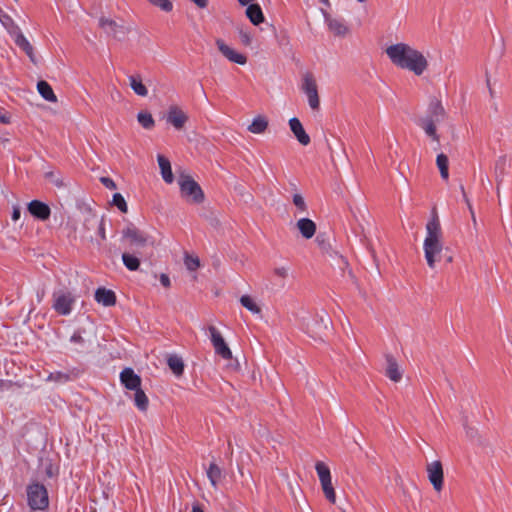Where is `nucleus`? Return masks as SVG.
<instances>
[{"mask_svg": "<svg viewBox=\"0 0 512 512\" xmlns=\"http://www.w3.org/2000/svg\"><path fill=\"white\" fill-rule=\"evenodd\" d=\"M45 179L58 188L64 187L63 178L53 171L45 173Z\"/></svg>", "mask_w": 512, "mask_h": 512, "instance_id": "nucleus-41", "label": "nucleus"}, {"mask_svg": "<svg viewBox=\"0 0 512 512\" xmlns=\"http://www.w3.org/2000/svg\"><path fill=\"white\" fill-rule=\"evenodd\" d=\"M442 229L438 215L433 211L431 218L426 224V237L423 243L424 256L427 265L433 269L436 261L442 259L444 251L443 242L441 241Z\"/></svg>", "mask_w": 512, "mask_h": 512, "instance_id": "nucleus-3", "label": "nucleus"}, {"mask_svg": "<svg viewBox=\"0 0 512 512\" xmlns=\"http://www.w3.org/2000/svg\"><path fill=\"white\" fill-rule=\"evenodd\" d=\"M158 165L160 168L161 176L167 184H171L174 181V174L169 159L164 155L159 154L157 156Z\"/></svg>", "mask_w": 512, "mask_h": 512, "instance_id": "nucleus-21", "label": "nucleus"}, {"mask_svg": "<svg viewBox=\"0 0 512 512\" xmlns=\"http://www.w3.org/2000/svg\"><path fill=\"white\" fill-rule=\"evenodd\" d=\"M416 124L424 130L427 137H429L432 141L439 143L440 137L436 129L438 122L427 119L425 117H420L416 121Z\"/></svg>", "mask_w": 512, "mask_h": 512, "instance_id": "nucleus-15", "label": "nucleus"}, {"mask_svg": "<svg viewBox=\"0 0 512 512\" xmlns=\"http://www.w3.org/2000/svg\"><path fill=\"white\" fill-rule=\"evenodd\" d=\"M70 341L72 343H75L77 345H82L84 343V339L83 337L81 336V334L79 332H75L71 338H70Z\"/></svg>", "mask_w": 512, "mask_h": 512, "instance_id": "nucleus-47", "label": "nucleus"}, {"mask_svg": "<svg viewBox=\"0 0 512 512\" xmlns=\"http://www.w3.org/2000/svg\"><path fill=\"white\" fill-rule=\"evenodd\" d=\"M28 211L36 218L40 220H47L50 216V208L47 204L33 200L28 204Z\"/></svg>", "mask_w": 512, "mask_h": 512, "instance_id": "nucleus-17", "label": "nucleus"}, {"mask_svg": "<svg viewBox=\"0 0 512 512\" xmlns=\"http://www.w3.org/2000/svg\"><path fill=\"white\" fill-rule=\"evenodd\" d=\"M242 360L245 362V356L242 352L233 355L231 349L226 344V373H239L242 369Z\"/></svg>", "mask_w": 512, "mask_h": 512, "instance_id": "nucleus-12", "label": "nucleus"}, {"mask_svg": "<svg viewBox=\"0 0 512 512\" xmlns=\"http://www.w3.org/2000/svg\"><path fill=\"white\" fill-rule=\"evenodd\" d=\"M325 22L328 25L331 32L337 36H344L347 33V26L345 23L336 18H331L327 14H324Z\"/></svg>", "mask_w": 512, "mask_h": 512, "instance_id": "nucleus-28", "label": "nucleus"}, {"mask_svg": "<svg viewBox=\"0 0 512 512\" xmlns=\"http://www.w3.org/2000/svg\"><path fill=\"white\" fill-rule=\"evenodd\" d=\"M95 300L102 306L111 307L116 304V295L112 290L100 287L95 291Z\"/></svg>", "mask_w": 512, "mask_h": 512, "instance_id": "nucleus-18", "label": "nucleus"}, {"mask_svg": "<svg viewBox=\"0 0 512 512\" xmlns=\"http://www.w3.org/2000/svg\"><path fill=\"white\" fill-rule=\"evenodd\" d=\"M297 228L305 239H311L316 232V224L310 218L304 217L297 221Z\"/></svg>", "mask_w": 512, "mask_h": 512, "instance_id": "nucleus-23", "label": "nucleus"}, {"mask_svg": "<svg viewBox=\"0 0 512 512\" xmlns=\"http://www.w3.org/2000/svg\"><path fill=\"white\" fill-rule=\"evenodd\" d=\"M292 201L299 212L303 213L307 211V204L301 194L295 193L292 197Z\"/></svg>", "mask_w": 512, "mask_h": 512, "instance_id": "nucleus-42", "label": "nucleus"}, {"mask_svg": "<svg viewBox=\"0 0 512 512\" xmlns=\"http://www.w3.org/2000/svg\"><path fill=\"white\" fill-rule=\"evenodd\" d=\"M358 2L362 3V2H365L366 0H357Z\"/></svg>", "mask_w": 512, "mask_h": 512, "instance_id": "nucleus-63", "label": "nucleus"}, {"mask_svg": "<svg viewBox=\"0 0 512 512\" xmlns=\"http://www.w3.org/2000/svg\"><path fill=\"white\" fill-rule=\"evenodd\" d=\"M511 166V160L507 155H501L495 161V177L497 184L499 185L509 172Z\"/></svg>", "mask_w": 512, "mask_h": 512, "instance_id": "nucleus-16", "label": "nucleus"}, {"mask_svg": "<svg viewBox=\"0 0 512 512\" xmlns=\"http://www.w3.org/2000/svg\"><path fill=\"white\" fill-rule=\"evenodd\" d=\"M324 5H329V0H319Z\"/></svg>", "mask_w": 512, "mask_h": 512, "instance_id": "nucleus-61", "label": "nucleus"}, {"mask_svg": "<svg viewBox=\"0 0 512 512\" xmlns=\"http://www.w3.org/2000/svg\"><path fill=\"white\" fill-rule=\"evenodd\" d=\"M241 305L246 308L252 314H259L261 312L260 307L257 305L255 300L249 295H242L239 299Z\"/></svg>", "mask_w": 512, "mask_h": 512, "instance_id": "nucleus-35", "label": "nucleus"}, {"mask_svg": "<svg viewBox=\"0 0 512 512\" xmlns=\"http://www.w3.org/2000/svg\"><path fill=\"white\" fill-rule=\"evenodd\" d=\"M242 6H247L252 3L253 0H237Z\"/></svg>", "mask_w": 512, "mask_h": 512, "instance_id": "nucleus-55", "label": "nucleus"}, {"mask_svg": "<svg viewBox=\"0 0 512 512\" xmlns=\"http://www.w3.org/2000/svg\"><path fill=\"white\" fill-rule=\"evenodd\" d=\"M226 59L239 65H245L247 62V57L243 53L237 52L228 46H226Z\"/></svg>", "mask_w": 512, "mask_h": 512, "instance_id": "nucleus-36", "label": "nucleus"}, {"mask_svg": "<svg viewBox=\"0 0 512 512\" xmlns=\"http://www.w3.org/2000/svg\"><path fill=\"white\" fill-rule=\"evenodd\" d=\"M112 202L115 206L118 207V209L121 212L126 213L128 211L127 203H126L124 197L120 193H116L113 195Z\"/></svg>", "mask_w": 512, "mask_h": 512, "instance_id": "nucleus-43", "label": "nucleus"}, {"mask_svg": "<svg viewBox=\"0 0 512 512\" xmlns=\"http://www.w3.org/2000/svg\"><path fill=\"white\" fill-rule=\"evenodd\" d=\"M208 331L210 333V338L212 344L214 346L215 352L224 357V339L222 337L221 332L213 325L208 327Z\"/></svg>", "mask_w": 512, "mask_h": 512, "instance_id": "nucleus-27", "label": "nucleus"}, {"mask_svg": "<svg viewBox=\"0 0 512 512\" xmlns=\"http://www.w3.org/2000/svg\"><path fill=\"white\" fill-rule=\"evenodd\" d=\"M194 2L198 7L204 8L206 6V0H191Z\"/></svg>", "mask_w": 512, "mask_h": 512, "instance_id": "nucleus-53", "label": "nucleus"}, {"mask_svg": "<svg viewBox=\"0 0 512 512\" xmlns=\"http://www.w3.org/2000/svg\"><path fill=\"white\" fill-rule=\"evenodd\" d=\"M160 282L166 288H169L171 285L168 275L164 273L160 275Z\"/></svg>", "mask_w": 512, "mask_h": 512, "instance_id": "nucleus-50", "label": "nucleus"}, {"mask_svg": "<svg viewBox=\"0 0 512 512\" xmlns=\"http://www.w3.org/2000/svg\"><path fill=\"white\" fill-rule=\"evenodd\" d=\"M53 308L61 315H68L72 310L75 302L74 295L69 291H58L53 294Z\"/></svg>", "mask_w": 512, "mask_h": 512, "instance_id": "nucleus-8", "label": "nucleus"}, {"mask_svg": "<svg viewBox=\"0 0 512 512\" xmlns=\"http://www.w3.org/2000/svg\"><path fill=\"white\" fill-rule=\"evenodd\" d=\"M246 16L255 26L261 24L265 20L262 8L256 3H251L246 6Z\"/></svg>", "mask_w": 512, "mask_h": 512, "instance_id": "nucleus-26", "label": "nucleus"}, {"mask_svg": "<svg viewBox=\"0 0 512 512\" xmlns=\"http://www.w3.org/2000/svg\"><path fill=\"white\" fill-rule=\"evenodd\" d=\"M217 45L219 50L224 53V42H222L221 40H217Z\"/></svg>", "mask_w": 512, "mask_h": 512, "instance_id": "nucleus-56", "label": "nucleus"}, {"mask_svg": "<svg viewBox=\"0 0 512 512\" xmlns=\"http://www.w3.org/2000/svg\"><path fill=\"white\" fill-rule=\"evenodd\" d=\"M0 141H1L2 143H7V142L9 141V139H8V138H2V137H0Z\"/></svg>", "mask_w": 512, "mask_h": 512, "instance_id": "nucleus-60", "label": "nucleus"}, {"mask_svg": "<svg viewBox=\"0 0 512 512\" xmlns=\"http://www.w3.org/2000/svg\"><path fill=\"white\" fill-rule=\"evenodd\" d=\"M21 216V210L19 206H14L12 211V220L17 221L20 219Z\"/></svg>", "mask_w": 512, "mask_h": 512, "instance_id": "nucleus-51", "label": "nucleus"}, {"mask_svg": "<svg viewBox=\"0 0 512 512\" xmlns=\"http://www.w3.org/2000/svg\"><path fill=\"white\" fill-rule=\"evenodd\" d=\"M268 126V122L265 117L257 116L255 117L251 124L248 126V130L253 134H261L263 133Z\"/></svg>", "mask_w": 512, "mask_h": 512, "instance_id": "nucleus-33", "label": "nucleus"}, {"mask_svg": "<svg viewBox=\"0 0 512 512\" xmlns=\"http://www.w3.org/2000/svg\"><path fill=\"white\" fill-rule=\"evenodd\" d=\"M220 265H221V261H220V259L218 258V259H217V261H216V263H215V266H216V267H220Z\"/></svg>", "mask_w": 512, "mask_h": 512, "instance_id": "nucleus-62", "label": "nucleus"}, {"mask_svg": "<svg viewBox=\"0 0 512 512\" xmlns=\"http://www.w3.org/2000/svg\"><path fill=\"white\" fill-rule=\"evenodd\" d=\"M53 474H54V473H53L52 467L50 466V467L47 469V475H48L49 477H51V476H53Z\"/></svg>", "mask_w": 512, "mask_h": 512, "instance_id": "nucleus-58", "label": "nucleus"}, {"mask_svg": "<svg viewBox=\"0 0 512 512\" xmlns=\"http://www.w3.org/2000/svg\"><path fill=\"white\" fill-rule=\"evenodd\" d=\"M88 224H95L98 236L101 240L106 239L105 233V219L104 217H98L96 213L92 210H89V221Z\"/></svg>", "mask_w": 512, "mask_h": 512, "instance_id": "nucleus-30", "label": "nucleus"}, {"mask_svg": "<svg viewBox=\"0 0 512 512\" xmlns=\"http://www.w3.org/2000/svg\"><path fill=\"white\" fill-rule=\"evenodd\" d=\"M320 483H321L324 495L327 498V500L334 503L336 500V494H335V491H334V488L332 485V480L331 479L323 480Z\"/></svg>", "mask_w": 512, "mask_h": 512, "instance_id": "nucleus-40", "label": "nucleus"}, {"mask_svg": "<svg viewBox=\"0 0 512 512\" xmlns=\"http://www.w3.org/2000/svg\"><path fill=\"white\" fill-rule=\"evenodd\" d=\"M331 323L329 315L325 312L309 315L304 319L303 329L312 338H322L328 325Z\"/></svg>", "mask_w": 512, "mask_h": 512, "instance_id": "nucleus-6", "label": "nucleus"}, {"mask_svg": "<svg viewBox=\"0 0 512 512\" xmlns=\"http://www.w3.org/2000/svg\"><path fill=\"white\" fill-rule=\"evenodd\" d=\"M386 54L395 66L412 71L417 76L423 74L428 65L425 56L406 43L388 46Z\"/></svg>", "mask_w": 512, "mask_h": 512, "instance_id": "nucleus-2", "label": "nucleus"}, {"mask_svg": "<svg viewBox=\"0 0 512 512\" xmlns=\"http://www.w3.org/2000/svg\"><path fill=\"white\" fill-rule=\"evenodd\" d=\"M427 119L436 121L441 123L444 121L446 117V111L442 105V103L436 98L432 99L428 105L426 115L424 116Z\"/></svg>", "mask_w": 512, "mask_h": 512, "instance_id": "nucleus-13", "label": "nucleus"}, {"mask_svg": "<svg viewBox=\"0 0 512 512\" xmlns=\"http://www.w3.org/2000/svg\"><path fill=\"white\" fill-rule=\"evenodd\" d=\"M122 237L127 246L133 251H126L122 254L123 264L129 271H137L140 267L139 250L149 246L153 247L155 241L149 233L133 225L123 229Z\"/></svg>", "mask_w": 512, "mask_h": 512, "instance_id": "nucleus-1", "label": "nucleus"}, {"mask_svg": "<svg viewBox=\"0 0 512 512\" xmlns=\"http://www.w3.org/2000/svg\"><path fill=\"white\" fill-rule=\"evenodd\" d=\"M428 480L434 490L440 492L443 488L444 471L440 460H435L427 464L426 467Z\"/></svg>", "mask_w": 512, "mask_h": 512, "instance_id": "nucleus-9", "label": "nucleus"}, {"mask_svg": "<svg viewBox=\"0 0 512 512\" xmlns=\"http://www.w3.org/2000/svg\"><path fill=\"white\" fill-rule=\"evenodd\" d=\"M315 470L317 472L320 482H322L323 480L331 479L330 469L325 463L318 461L315 464Z\"/></svg>", "mask_w": 512, "mask_h": 512, "instance_id": "nucleus-39", "label": "nucleus"}, {"mask_svg": "<svg viewBox=\"0 0 512 512\" xmlns=\"http://www.w3.org/2000/svg\"><path fill=\"white\" fill-rule=\"evenodd\" d=\"M37 91L41 95V97L48 102L56 103L58 101L57 96L55 95L51 85L44 80L38 81Z\"/></svg>", "mask_w": 512, "mask_h": 512, "instance_id": "nucleus-29", "label": "nucleus"}, {"mask_svg": "<svg viewBox=\"0 0 512 512\" xmlns=\"http://www.w3.org/2000/svg\"><path fill=\"white\" fill-rule=\"evenodd\" d=\"M28 504L34 510H44L49 505L46 488L39 483H33L27 487Z\"/></svg>", "mask_w": 512, "mask_h": 512, "instance_id": "nucleus-7", "label": "nucleus"}, {"mask_svg": "<svg viewBox=\"0 0 512 512\" xmlns=\"http://www.w3.org/2000/svg\"><path fill=\"white\" fill-rule=\"evenodd\" d=\"M13 34L15 36V43L27 54V56L33 63H36L34 49L30 42L28 41V39L23 35V33L18 28L13 32Z\"/></svg>", "mask_w": 512, "mask_h": 512, "instance_id": "nucleus-20", "label": "nucleus"}, {"mask_svg": "<svg viewBox=\"0 0 512 512\" xmlns=\"http://www.w3.org/2000/svg\"><path fill=\"white\" fill-rule=\"evenodd\" d=\"M436 165L443 180L449 178V159L444 153H439L436 157Z\"/></svg>", "mask_w": 512, "mask_h": 512, "instance_id": "nucleus-31", "label": "nucleus"}, {"mask_svg": "<svg viewBox=\"0 0 512 512\" xmlns=\"http://www.w3.org/2000/svg\"><path fill=\"white\" fill-rule=\"evenodd\" d=\"M137 120L139 124L145 129H151L155 125V121L151 115V113L146 111H141L137 114Z\"/></svg>", "mask_w": 512, "mask_h": 512, "instance_id": "nucleus-38", "label": "nucleus"}, {"mask_svg": "<svg viewBox=\"0 0 512 512\" xmlns=\"http://www.w3.org/2000/svg\"><path fill=\"white\" fill-rule=\"evenodd\" d=\"M120 381L128 390L134 391V403L136 407L145 412L148 409L149 400L141 388V377L132 368H125L120 373Z\"/></svg>", "mask_w": 512, "mask_h": 512, "instance_id": "nucleus-4", "label": "nucleus"}, {"mask_svg": "<svg viewBox=\"0 0 512 512\" xmlns=\"http://www.w3.org/2000/svg\"><path fill=\"white\" fill-rule=\"evenodd\" d=\"M99 26L104 30V32L108 35L115 36L117 33L118 24L111 18H107L102 16L99 19Z\"/></svg>", "mask_w": 512, "mask_h": 512, "instance_id": "nucleus-34", "label": "nucleus"}, {"mask_svg": "<svg viewBox=\"0 0 512 512\" xmlns=\"http://www.w3.org/2000/svg\"><path fill=\"white\" fill-rule=\"evenodd\" d=\"M177 182L180 189V196L186 203L199 205L204 202V192L190 174L185 171L180 172Z\"/></svg>", "mask_w": 512, "mask_h": 512, "instance_id": "nucleus-5", "label": "nucleus"}, {"mask_svg": "<svg viewBox=\"0 0 512 512\" xmlns=\"http://www.w3.org/2000/svg\"><path fill=\"white\" fill-rule=\"evenodd\" d=\"M0 122L3 124H9L11 122L10 115L3 110H0Z\"/></svg>", "mask_w": 512, "mask_h": 512, "instance_id": "nucleus-49", "label": "nucleus"}, {"mask_svg": "<svg viewBox=\"0 0 512 512\" xmlns=\"http://www.w3.org/2000/svg\"><path fill=\"white\" fill-rule=\"evenodd\" d=\"M289 277V268L287 267H276L272 275V285L275 291L284 289L286 286L287 279Z\"/></svg>", "mask_w": 512, "mask_h": 512, "instance_id": "nucleus-19", "label": "nucleus"}, {"mask_svg": "<svg viewBox=\"0 0 512 512\" xmlns=\"http://www.w3.org/2000/svg\"><path fill=\"white\" fill-rule=\"evenodd\" d=\"M100 181L106 188L111 189V190L116 189V184L111 178L101 177Z\"/></svg>", "mask_w": 512, "mask_h": 512, "instance_id": "nucleus-46", "label": "nucleus"}, {"mask_svg": "<svg viewBox=\"0 0 512 512\" xmlns=\"http://www.w3.org/2000/svg\"><path fill=\"white\" fill-rule=\"evenodd\" d=\"M166 121L175 129L181 130L184 128L186 122L188 121V116L181 108L176 105H172L167 111Z\"/></svg>", "mask_w": 512, "mask_h": 512, "instance_id": "nucleus-11", "label": "nucleus"}, {"mask_svg": "<svg viewBox=\"0 0 512 512\" xmlns=\"http://www.w3.org/2000/svg\"><path fill=\"white\" fill-rule=\"evenodd\" d=\"M184 265L189 272L194 273L200 267L201 263H200V259L198 256L189 254V253H185L184 254Z\"/></svg>", "mask_w": 512, "mask_h": 512, "instance_id": "nucleus-37", "label": "nucleus"}, {"mask_svg": "<svg viewBox=\"0 0 512 512\" xmlns=\"http://www.w3.org/2000/svg\"><path fill=\"white\" fill-rule=\"evenodd\" d=\"M89 210H87V216L85 217L84 221H83V227L86 231H91L92 229H96V225L95 224H88V221H89Z\"/></svg>", "mask_w": 512, "mask_h": 512, "instance_id": "nucleus-48", "label": "nucleus"}, {"mask_svg": "<svg viewBox=\"0 0 512 512\" xmlns=\"http://www.w3.org/2000/svg\"><path fill=\"white\" fill-rule=\"evenodd\" d=\"M207 478L210 482L211 487L214 490H217L218 484L222 480V469L219 467V465L212 461L206 471Z\"/></svg>", "mask_w": 512, "mask_h": 512, "instance_id": "nucleus-25", "label": "nucleus"}, {"mask_svg": "<svg viewBox=\"0 0 512 512\" xmlns=\"http://www.w3.org/2000/svg\"><path fill=\"white\" fill-rule=\"evenodd\" d=\"M192 512H204L203 509L198 505H193Z\"/></svg>", "mask_w": 512, "mask_h": 512, "instance_id": "nucleus-54", "label": "nucleus"}, {"mask_svg": "<svg viewBox=\"0 0 512 512\" xmlns=\"http://www.w3.org/2000/svg\"><path fill=\"white\" fill-rule=\"evenodd\" d=\"M152 4L158 6L163 11L169 12L172 10L173 5L170 0H149Z\"/></svg>", "mask_w": 512, "mask_h": 512, "instance_id": "nucleus-44", "label": "nucleus"}, {"mask_svg": "<svg viewBox=\"0 0 512 512\" xmlns=\"http://www.w3.org/2000/svg\"><path fill=\"white\" fill-rule=\"evenodd\" d=\"M386 364V376L394 382H399L402 378V373L396 359L392 355L387 354Z\"/></svg>", "mask_w": 512, "mask_h": 512, "instance_id": "nucleus-24", "label": "nucleus"}, {"mask_svg": "<svg viewBox=\"0 0 512 512\" xmlns=\"http://www.w3.org/2000/svg\"><path fill=\"white\" fill-rule=\"evenodd\" d=\"M302 89L308 98V104L311 109H319L320 101L315 81L311 76L306 75L304 77Z\"/></svg>", "mask_w": 512, "mask_h": 512, "instance_id": "nucleus-10", "label": "nucleus"}, {"mask_svg": "<svg viewBox=\"0 0 512 512\" xmlns=\"http://www.w3.org/2000/svg\"><path fill=\"white\" fill-rule=\"evenodd\" d=\"M213 225L215 226H219L220 225V220L219 219H215L213 222H212Z\"/></svg>", "mask_w": 512, "mask_h": 512, "instance_id": "nucleus-59", "label": "nucleus"}, {"mask_svg": "<svg viewBox=\"0 0 512 512\" xmlns=\"http://www.w3.org/2000/svg\"><path fill=\"white\" fill-rule=\"evenodd\" d=\"M167 364L176 376H181L184 371V362L178 355H170Z\"/></svg>", "mask_w": 512, "mask_h": 512, "instance_id": "nucleus-32", "label": "nucleus"}, {"mask_svg": "<svg viewBox=\"0 0 512 512\" xmlns=\"http://www.w3.org/2000/svg\"><path fill=\"white\" fill-rule=\"evenodd\" d=\"M44 296V291H41V292H38L37 293V299H38V302H41L42 298Z\"/></svg>", "mask_w": 512, "mask_h": 512, "instance_id": "nucleus-57", "label": "nucleus"}, {"mask_svg": "<svg viewBox=\"0 0 512 512\" xmlns=\"http://www.w3.org/2000/svg\"><path fill=\"white\" fill-rule=\"evenodd\" d=\"M129 86L133 92L140 97L148 96V88L143 82V78L140 74H133L128 76Z\"/></svg>", "mask_w": 512, "mask_h": 512, "instance_id": "nucleus-22", "label": "nucleus"}, {"mask_svg": "<svg viewBox=\"0 0 512 512\" xmlns=\"http://www.w3.org/2000/svg\"><path fill=\"white\" fill-rule=\"evenodd\" d=\"M442 258L445 259L446 263H451L453 261L452 255L448 254V249H446L445 252H442Z\"/></svg>", "mask_w": 512, "mask_h": 512, "instance_id": "nucleus-52", "label": "nucleus"}, {"mask_svg": "<svg viewBox=\"0 0 512 512\" xmlns=\"http://www.w3.org/2000/svg\"><path fill=\"white\" fill-rule=\"evenodd\" d=\"M289 127L291 132L301 145L307 146L310 143V136L306 133L302 123L297 117H292L289 120Z\"/></svg>", "mask_w": 512, "mask_h": 512, "instance_id": "nucleus-14", "label": "nucleus"}, {"mask_svg": "<svg viewBox=\"0 0 512 512\" xmlns=\"http://www.w3.org/2000/svg\"><path fill=\"white\" fill-rule=\"evenodd\" d=\"M239 34H240V41L244 45H250L251 44L252 37H251V35H250V33L248 31L240 30Z\"/></svg>", "mask_w": 512, "mask_h": 512, "instance_id": "nucleus-45", "label": "nucleus"}]
</instances>
